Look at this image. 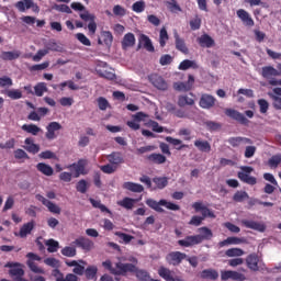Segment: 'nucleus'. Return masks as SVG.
I'll use <instances>...</instances> for the list:
<instances>
[{"label": "nucleus", "mask_w": 281, "mask_h": 281, "mask_svg": "<svg viewBox=\"0 0 281 281\" xmlns=\"http://www.w3.org/2000/svg\"><path fill=\"white\" fill-rule=\"evenodd\" d=\"M198 235H189L186 238L178 240V245L180 247H195V245H201L204 240L214 238V233L207 226L198 228Z\"/></svg>", "instance_id": "obj_1"}, {"label": "nucleus", "mask_w": 281, "mask_h": 281, "mask_svg": "<svg viewBox=\"0 0 281 281\" xmlns=\"http://www.w3.org/2000/svg\"><path fill=\"white\" fill-rule=\"evenodd\" d=\"M133 263H124L119 261L115 263V270H113V276H123L126 277L128 273H134L137 271V259H132Z\"/></svg>", "instance_id": "obj_2"}, {"label": "nucleus", "mask_w": 281, "mask_h": 281, "mask_svg": "<svg viewBox=\"0 0 281 281\" xmlns=\"http://www.w3.org/2000/svg\"><path fill=\"white\" fill-rule=\"evenodd\" d=\"M254 172V167L243 166L241 171H238L237 177L243 183L247 186H256L258 179L249 173Z\"/></svg>", "instance_id": "obj_3"}, {"label": "nucleus", "mask_w": 281, "mask_h": 281, "mask_svg": "<svg viewBox=\"0 0 281 281\" xmlns=\"http://www.w3.org/2000/svg\"><path fill=\"white\" fill-rule=\"evenodd\" d=\"M148 80L153 87L158 89V91H168V81H166L159 74L149 75Z\"/></svg>", "instance_id": "obj_4"}, {"label": "nucleus", "mask_w": 281, "mask_h": 281, "mask_svg": "<svg viewBox=\"0 0 281 281\" xmlns=\"http://www.w3.org/2000/svg\"><path fill=\"white\" fill-rule=\"evenodd\" d=\"M225 115H227V117H231L232 120H235V122H238V124H241L243 126L249 125V120L247 119V116L240 113L238 110L226 109Z\"/></svg>", "instance_id": "obj_5"}, {"label": "nucleus", "mask_w": 281, "mask_h": 281, "mask_svg": "<svg viewBox=\"0 0 281 281\" xmlns=\"http://www.w3.org/2000/svg\"><path fill=\"white\" fill-rule=\"evenodd\" d=\"M187 258L188 255L181 251H171L166 256L168 265H172V267H179Z\"/></svg>", "instance_id": "obj_6"}, {"label": "nucleus", "mask_w": 281, "mask_h": 281, "mask_svg": "<svg viewBox=\"0 0 281 281\" xmlns=\"http://www.w3.org/2000/svg\"><path fill=\"white\" fill-rule=\"evenodd\" d=\"M87 164H89V161L81 158L77 162L69 165L68 168L71 171L75 170V178H78L80 175H88Z\"/></svg>", "instance_id": "obj_7"}, {"label": "nucleus", "mask_w": 281, "mask_h": 281, "mask_svg": "<svg viewBox=\"0 0 281 281\" xmlns=\"http://www.w3.org/2000/svg\"><path fill=\"white\" fill-rule=\"evenodd\" d=\"M192 87H194V76L192 75L188 76V81H178L173 83L175 91H180L183 93L192 91Z\"/></svg>", "instance_id": "obj_8"}, {"label": "nucleus", "mask_w": 281, "mask_h": 281, "mask_svg": "<svg viewBox=\"0 0 281 281\" xmlns=\"http://www.w3.org/2000/svg\"><path fill=\"white\" fill-rule=\"evenodd\" d=\"M72 245L76 247H79V249H82L83 251H91V249H94L95 244L93 240L87 238V237H79L72 241Z\"/></svg>", "instance_id": "obj_9"}, {"label": "nucleus", "mask_w": 281, "mask_h": 281, "mask_svg": "<svg viewBox=\"0 0 281 281\" xmlns=\"http://www.w3.org/2000/svg\"><path fill=\"white\" fill-rule=\"evenodd\" d=\"M241 225L247 229H254L255 232H260V233L267 232V225L261 222H256L252 220H241Z\"/></svg>", "instance_id": "obj_10"}, {"label": "nucleus", "mask_w": 281, "mask_h": 281, "mask_svg": "<svg viewBox=\"0 0 281 281\" xmlns=\"http://www.w3.org/2000/svg\"><path fill=\"white\" fill-rule=\"evenodd\" d=\"M221 280L227 281V280H237V281H246L247 278L245 274L234 271V270H224L221 272Z\"/></svg>", "instance_id": "obj_11"}, {"label": "nucleus", "mask_w": 281, "mask_h": 281, "mask_svg": "<svg viewBox=\"0 0 281 281\" xmlns=\"http://www.w3.org/2000/svg\"><path fill=\"white\" fill-rule=\"evenodd\" d=\"M61 128H63V125H60V123H58L56 121L50 122L46 126V131H47L45 134L46 139H48L49 142H52L53 139H56V137H58L56 132L60 131Z\"/></svg>", "instance_id": "obj_12"}, {"label": "nucleus", "mask_w": 281, "mask_h": 281, "mask_svg": "<svg viewBox=\"0 0 281 281\" xmlns=\"http://www.w3.org/2000/svg\"><path fill=\"white\" fill-rule=\"evenodd\" d=\"M35 199L40 201L43 205H45V207H47L48 212H50L52 214H60V206L47 200L45 196L36 194Z\"/></svg>", "instance_id": "obj_13"}, {"label": "nucleus", "mask_w": 281, "mask_h": 281, "mask_svg": "<svg viewBox=\"0 0 281 281\" xmlns=\"http://www.w3.org/2000/svg\"><path fill=\"white\" fill-rule=\"evenodd\" d=\"M158 276H160V278L166 281H186L181 277H175V271L166 267H160L158 269Z\"/></svg>", "instance_id": "obj_14"}, {"label": "nucleus", "mask_w": 281, "mask_h": 281, "mask_svg": "<svg viewBox=\"0 0 281 281\" xmlns=\"http://www.w3.org/2000/svg\"><path fill=\"white\" fill-rule=\"evenodd\" d=\"M236 15L241 21V23L246 25V27H254V25H256L254 18H251L249 12H247L245 9L237 10Z\"/></svg>", "instance_id": "obj_15"}, {"label": "nucleus", "mask_w": 281, "mask_h": 281, "mask_svg": "<svg viewBox=\"0 0 281 281\" xmlns=\"http://www.w3.org/2000/svg\"><path fill=\"white\" fill-rule=\"evenodd\" d=\"M15 8L19 12H25V10L33 9V12H38V5L34 4L33 0H21L15 3Z\"/></svg>", "instance_id": "obj_16"}, {"label": "nucleus", "mask_w": 281, "mask_h": 281, "mask_svg": "<svg viewBox=\"0 0 281 281\" xmlns=\"http://www.w3.org/2000/svg\"><path fill=\"white\" fill-rule=\"evenodd\" d=\"M227 143L233 147V148H238L239 146L243 145H251L254 144V140L251 138L243 137V136H236V137H229L227 139Z\"/></svg>", "instance_id": "obj_17"}, {"label": "nucleus", "mask_w": 281, "mask_h": 281, "mask_svg": "<svg viewBox=\"0 0 281 281\" xmlns=\"http://www.w3.org/2000/svg\"><path fill=\"white\" fill-rule=\"evenodd\" d=\"M258 262H260V258L256 252L248 255L246 258V265L248 269H250V271H260V267H258Z\"/></svg>", "instance_id": "obj_18"}, {"label": "nucleus", "mask_w": 281, "mask_h": 281, "mask_svg": "<svg viewBox=\"0 0 281 281\" xmlns=\"http://www.w3.org/2000/svg\"><path fill=\"white\" fill-rule=\"evenodd\" d=\"M199 104L201 109H212L216 104V98L211 94H202Z\"/></svg>", "instance_id": "obj_19"}, {"label": "nucleus", "mask_w": 281, "mask_h": 281, "mask_svg": "<svg viewBox=\"0 0 281 281\" xmlns=\"http://www.w3.org/2000/svg\"><path fill=\"white\" fill-rule=\"evenodd\" d=\"M138 43L139 44L137 49H142L143 45V47H145L147 52H155V46H153V42L150 41V37H148V35L142 34L138 38Z\"/></svg>", "instance_id": "obj_20"}, {"label": "nucleus", "mask_w": 281, "mask_h": 281, "mask_svg": "<svg viewBox=\"0 0 281 281\" xmlns=\"http://www.w3.org/2000/svg\"><path fill=\"white\" fill-rule=\"evenodd\" d=\"M34 226H35L34 221L23 224L22 227L20 228L19 234H15V236H19L20 238H27L29 234H32Z\"/></svg>", "instance_id": "obj_21"}, {"label": "nucleus", "mask_w": 281, "mask_h": 281, "mask_svg": "<svg viewBox=\"0 0 281 281\" xmlns=\"http://www.w3.org/2000/svg\"><path fill=\"white\" fill-rule=\"evenodd\" d=\"M173 38L176 41V49H178V52H181V54H189L190 49H188V46L186 45V40L181 38V36H179V33H175L173 34Z\"/></svg>", "instance_id": "obj_22"}, {"label": "nucleus", "mask_w": 281, "mask_h": 281, "mask_svg": "<svg viewBox=\"0 0 281 281\" xmlns=\"http://www.w3.org/2000/svg\"><path fill=\"white\" fill-rule=\"evenodd\" d=\"M198 43L200 47H206L207 49L216 45L214 38H212V36H210L209 34H203L200 37H198Z\"/></svg>", "instance_id": "obj_23"}, {"label": "nucleus", "mask_w": 281, "mask_h": 281, "mask_svg": "<svg viewBox=\"0 0 281 281\" xmlns=\"http://www.w3.org/2000/svg\"><path fill=\"white\" fill-rule=\"evenodd\" d=\"M25 144V150L27 153H31L32 155H36L41 150V146L34 143V138L27 137L24 140Z\"/></svg>", "instance_id": "obj_24"}, {"label": "nucleus", "mask_w": 281, "mask_h": 281, "mask_svg": "<svg viewBox=\"0 0 281 281\" xmlns=\"http://www.w3.org/2000/svg\"><path fill=\"white\" fill-rule=\"evenodd\" d=\"M106 159L112 166H120V164H124V156L120 151H113L112 154L106 156Z\"/></svg>", "instance_id": "obj_25"}, {"label": "nucleus", "mask_w": 281, "mask_h": 281, "mask_svg": "<svg viewBox=\"0 0 281 281\" xmlns=\"http://www.w3.org/2000/svg\"><path fill=\"white\" fill-rule=\"evenodd\" d=\"M22 131H24V133H29V135H33L36 137V135H38V133H43V128L38 127V125L36 124H23L22 125Z\"/></svg>", "instance_id": "obj_26"}, {"label": "nucleus", "mask_w": 281, "mask_h": 281, "mask_svg": "<svg viewBox=\"0 0 281 281\" xmlns=\"http://www.w3.org/2000/svg\"><path fill=\"white\" fill-rule=\"evenodd\" d=\"M122 49H128V47H135V34L127 33L124 35L122 42Z\"/></svg>", "instance_id": "obj_27"}, {"label": "nucleus", "mask_w": 281, "mask_h": 281, "mask_svg": "<svg viewBox=\"0 0 281 281\" xmlns=\"http://www.w3.org/2000/svg\"><path fill=\"white\" fill-rule=\"evenodd\" d=\"M1 93L10 98V100H21V98H23V92L19 89H5L2 90Z\"/></svg>", "instance_id": "obj_28"}, {"label": "nucleus", "mask_w": 281, "mask_h": 281, "mask_svg": "<svg viewBox=\"0 0 281 281\" xmlns=\"http://www.w3.org/2000/svg\"><path fill=\"white\" fill-rule=\"evenodd\" d=\"M147 160L150 161L151 164H156L158 166H161V164H166L167 158L166 156H164V154H150L149 156H147Z\"/></svg>", "instance_id": "obj_29"}, {"label": "nucleus", "mask_w": 281, "mask_h": 281, "mask_svg": "<svg viewBox=\"0 0 281 281\" xmlns=\"http://www.w3.org/2000/svg\"><path fill=\"white\" fill-rule=\"evenodd\" d=\"M278 74V69H276L273 66H266L261 68V76L267 80H269V78L277 77Z\"/></svg>", "instance_id": "obj_30"}, {"label": "nucleus", "mask_w": 281, "mask_h": 281, "mask_svg": "<svg viewBox=\"0 0 281 281\" xmlns=\"http://www.w3.org/2000/svg\"><path fill=\"white\" fill-rule=\"evenodd\" d=\"M123 189L128 190L130 192H136V193L144 192V186L135 182H124Z\"/></svg>", "instance_id": "obj_31"}, {"label": "nucleus", "mask_w": 281, "mask_h": 281, "mask_svg": "<svg viewBox=\"0 0 281 281\" xmlns=\"http://www.w3.org/2000/svg\"><path fill=\"white\" fill-rule=\"evenodd\" d=\"M194 146L200 153H210L212 150V145H210V142L207 140L196 139Z\"/></svg>", "instance_id": "obj_32"}, {"label": "nucleus", "mask_w": 281, "mask_h": 281, "mask_svg": "<svg viewBox=\"0 0 281 281\" xmlns=\"http://www.w3.org/2000/svg\"><path fill=\"white\" fill-rule=\"evenodd\" d=\"M36 169L38 172H42V175H45L46 177H52V175H54V168L45 162H38L36 165Z\"/></svg>", "instance_id": "obj_33"}, {"label": "nucleus", "mask_w": 281, "mask_h": 281, "mask_svg": "<svg viewBox=\"0 0 281 281\" xmlns=\"http://www.w3.org/2000/svg\"><path fill=\"white\" fill-rule=\"evenodd\" d=\"M0 58L2 60H16L18 58H21V52L20 50L2 52Z\"/></svg>", "instance_id": "obj_34"}, {"label": "nucleus", "mask_w": 281, "mask_h": 281, "mask_svg": "<svg viewBox=\"0 0 281 281\" xmlns=\"http://www.w3.org/2000/svg\"><path fill=\"white\" fill-rule=\"evenodd\" d=\"M166 142H168V144H171L172 146H176V150H183V148H188V145L183 144L181 139L173 138L172 136H167Z\"/></svg>", "instance_id": "obj_35"}, {"label": "nucleus", "mask_w": 281, "mask_h": 281, "mask_svg": "<svg viewBox=\"0 0 281 281\" xmlns=\"http://www.w3.org/2000/svg\"><path fill=\"white\" fill-rule=\"evenodd\" d=\"M203 280H218V271L214 269H205L201 272Z\"/></svg>", "instance_id": "obj_36"}, {"label": "nucleus", "mask_w": 281, "mask_h": 281, "mask_svg": "<svg viewBox=\"0 0 281 281\" xmlns=\"http://www.w3.org/2000/svg\"><path fill=\"white\" fill-rule=\"evenodd\" d=\"M178 106H194V99L188 97L187 94H182L178 97Z\"/></svg>", "instance_id": "obj_37"}, {"label": "nucleus", "mask_w": 281, "mask_h": 281, "mask_svg": "<svg viewBox=\"0 0 281 281\" xmlns=\"http://www.w3.org/2000/svg\"><path fill=\"white\" fill-rule=\"evenodd\" d=\"M135 203H137V200L132 198H124L123 200L117 202V205L124 207L125 210H133Z\"/></svg>", "instance_id": "obj_38"}, {"label": "nucleus", "mask_w": 281, "mask_h": 281, "mask_svg": "<svg viewBox=\"0 0 281 281\" xmlns=\"http://www.w3.org/2000/svg\"><path fill=\"white\" fill-rule=\"evenodd\" d=\"M146 205H148V207H150L151 210H155V212L164 213V209L161 207V200L157 202L154 199H147Z\"/></svg>", "instance_id": "obj_39"}, {"label": "nucleus", "mask_w": 281, "mask_h": 281, "mask_svg": "<svg viewBox=\"0 0 281 281\" xmlns=\"http://www.w3.org/2000/svg\"><path fill=\"white\" fill-rule=\"evenodd\" d=\"M225 256H227V258H240V256H245V250L240 248H231L225 251Z\"/></svg>", "instance_id": "obj_40"}, {"label": "nucleus", "mask_w": 281, "mask_h": 281, "mask_svg": "<svg viewBox=\"0 0 281 281\" xmlns=\"http://www.w3.org/2000/svg\"><path fill=\"white\" fill-rule=\"evenodd\" d=\"M34 91H35V95L37 98H43L44 93H47L48 89H47V83L45 82H38L35 87H34Z\"/></svg>", "instance_id": "obj_41"}, {"label": "nucleus", "mask_w": 281, "mask_h": 281, "mask_svg": "<svg viewBox=\"0 0 281 281\" xmlns=\"http://www.w3.org/2000/svg\"><path fill=\"white\" fill-rule=\"evenodd\" d=\"M45 245L47 248L48 254H56L58 251V248L60 247V244L56 241L55 239H48L45 241Z\"/></svg>", "instance_id": "obj_42"}, {"label": "nucleus", "mask_w": 281, "mask_h": 281, "mask_svg": "<svg viewBox=\"0 0 281 281\" xmlns=\"http://www.w3.org/2000/svg\"><path fill=\"white\" fill-rule=\"evenodd\" d=\"M247 199H249V193H247V191H237L233 195V201H235V203H243V201H247Z\"/></svg>", "instance_id": "obj_43"}, {"label": "nucleus", "mask_w": 281, "mask_h": 281, "mask_svg": "<svg viewBox=\"0 0 281 281\" xmlns=\"http://www.w3.org/2000/svg\"><path fill=\"white\" fill-rule=\"evenodd\" d=\"M170 36L168 35V31L166 27L160 29L159 32V45L160 47H166V43H168Z\"/></svg>", "instance_id": "obj_44"}, {"label": "nucleus", "mask_w": 281, "mask_h": 281, "mask_svg": "<svg viewBox=\"0 0 281 281\" xmlns=\"http://www.w3.org/2000/svg\"><path fill=\"white\" fill-rule=\"evenodd\" d=\"M101 37L104 45H106L108 47L113 44V33H111L110 31H102Z\"/></svg>", "instance_id": "obj_45"}, {"label": "nucleus", "mask_w": 281, "mask_h": 281, "mask_svg": "<svg viewBox=\"0 0 281 281\" xmlns=\"http://www.w3.org/2000/svg\"><path fill=\"white\" fill-rule=\"evenodd\" d=\"M83 273L86 274L87 280H94L95 276H98V267L90 266Z\"/></svg>", "instance_id": "obj_46"}, {"label": "nucleus", "mask_w": 281, "mask_h": 281, "mask_svg": "<svg viewBox=\"0 0 281 281\" xmlns=\"http://www.w3.org/2000/svg\"><path fill=\"white\" fill-rule=\"evenodd\" d=\"M133 12H136L137 14H142L144 10H146V2L144 0L136 1L132 5Z\"/></svg>", "instance_id": "obj_47"}, {"label": "nucleus", "mask_w": 281, "mask_h": 281, "mask_svg": "<svg viewBox=\"0 0 281 281\" xmlns=\"http://www.w3.org/2000/svg\"><path fill=\"white\" fill-rule=\"evenodd\" d=\"M153 181L157 186L158 190H164V188L168 186V179L166 177H155Z\"/></svg>", "instance_id": "obj_48"}, {"label": "nucleus", "mask_w": 281, "mask_h": 281, "mask_svg": "<svg viewBox=\"0 0 281 281\" xmlns=\"http://www.w3.org/2000/svg\"><path fill=\"white\" fill-rule=\"evenodd\" d=\"M160 204L166 207L167 210H171V212H179L181 210V206L179 204H175L172 202H168L167 200H160Z\"/></svg>", "instance_id": "obj_49"}, {"label": "nucleus", "mask_w": 281, "mask_h": 281, "mask_svg": "<svg viewBox=\"0 0 281 281\" xmlns=\"http://www.w3.org/2000/svg\"><path fill=\"white\" fill-rule=\"evenodd\" d=\"M269 98L272 100V106L276 111H281V97L268 92Z\"/></svg>", "instance_id": "obj_50"}, {"label": "nucleus", "mask_w": 281, "mask_h": 281, "mask_svg": "<svg viewBox=\"0 0 281 281\" xmlns=\"http://www.w3.org/2000/svg\"><path fill=\"white\" fill-rule=\"evenodd\" d=\"M89 188V183L87 180L82 179L77 182L76 190L80 192V194H87V190Z\"/></svg>", "instance_id": "obj_51"}, {"label": "nucleus", "mask_w": 281, "mask_h": 281, "mask_svg": "<svg viewBox=\"0 0 281 281\" xmlns=\"http://www.w3.org/2000/svg\"><path fill=\"white\" fill-rule=\"evenodd\" d=\"M90 203L93 207L101 210V212H106L108 214H111V210H109V207H106V205L102 204L101 201L90 199Z\"/></svg>", "instance_id": "obj_52"}, {"label": "nucleus", "mask_w": 281, "mask_h": 281, "mask_svg": "<svg viewBox=\"0 0 281 281\" xmlns=\"http://www.w3.org/2000/svg\"><path fill=\"white\" fill-rule=\"evenodd\" d=\"M281 164V154L273 155L268 160V166L270 168H278V166Z\"/></svg>", "instance_id": "obj_53"}, {"label": "nucleus", "mask_w": 281, "mask_h": 281, "mask_svg": "<svg viewBox=\"0 0 281 281\" xmlns=\"http://www.w3.org/2000/svg\"><path fill=\"white\" fill-rule=\"evenodd\" d=\"M76 254V247L66 246L61 249V255L66 256V258H74Z\"/></svg>", "instance_id": "obj_54"}, {"label": "nucleus", "mask_w": 281, "mask_h": 281, "mask_svg": "<svg viewBox=\"0 0 281 281\" xmlns=\"http://www.w3.org/2000/svg\"><path fill=\"white\" fill-rule=\"evenodd\" d=\"M14 82L12 81V78L8 76L0 77V87L1 89H9V87H12Z\"/></svg>", "instance_id": "obj_55"}, {"label": "nucleus", "mask_w": 281, "mask_h": 281, "mask_svg": "<svg viewBox=\"0 0 281 281\" xmlns=\"http://www.w3.org/2000/svg\"><path fill=\"white\" fill-rule=\"evenodd\" d=\"M133 273H135L136 278H138V280L140 281L150 280V276L148 274V272L146 270H139V268L137 267L136 271H134Z\"/></svg>", "instance_id": "obj_56"}, {"label": "nucleus", "mask_w": 281, "mask_h": 281, "mask_svg": "<svg viewBox=\"0 0 281 281\" xmlns=\"http://www.w3.org/2000/svg\"><path fill=\"white\" fill-rule=\"evenodd\" d=\"M76 38L77 41H79V43H81V45H85L86 47H91V41L88 38L87 35H85V33H77Z\"/></svg>", "instance_id": "obj_57"}, {"label": "nucleus", "mask_w": 281, "mask_h": 281, "mask_svg": "<svg viewBox=\"0 0 281 281\" xmlns=\"http://www.w3.org/2000/svg\"><path fill=\"white\" fill-rule=\"evenodd\" d=\"M100 170L104 172V175H113L117 170V166H114L113 164L103 165L100 167Z\"/></svg>", "instance_id": "obj_58"}, {"label": "nucleus", "mask_w": 281, "mask_h": 281, "mask_svg": "<svg viewBox=\"0 0 281 281\" xmlns=\"http://www.w3.org/2000/svg\"><path fill=\"white\" fill-rule=\"evenodd\" d=\"M97 102L100 111H106V109L111 106V104L109 103V100H106V98L104 97H99L97 99Z\"/></svg>", "instance_id": "obj_59"}, {"label": "nucleus", "mask_w": 281, "mask_h": 281, "mask_svg": "<svg viewBox=\"0 0 281 281\" xmlns=\"http://www.w3.org/2000/svg\"><path fill=\"white\" fill-rule=\"evenodd\" d=\"M192 67H194V61L190 59H184L180 63L178 69H180V71H188V69Z\"/></svg>", "instance_id": "obj_60"}, {"label": "nucleus", "mask_w": 281, "mask_h": 281, "mask_svg": "<svg viewBox=\"0 0 281 281\" xmlns=\"http://www.w3.org/2000/svg\"><path fill=\"white\" fill-rule=\"evenodd\" d=\"M100 78H105V80H115V72L109 70H99L98 71Z\"/></svg>", "instance_id": "obj_61"}, {"label": "nucleus", "mask_w": 281, "mask_h": 281, "mask_svg": "<svg viewBox=\"0 0 281 281\" xmlns=\"http://www.w3.org/2000/svg\"><path fill=\"white\" fill-rule=\"evenodd\" d=\"M115 236H117V238L123 240V243H125V245H128V243H131V240H133L135 238L134 236L128 235L126 233H122V232H116Z\"/></svg>", "instance_id": "obj_62"}, {"label": "nucleus", "mask_w": 281, "mask_h": 281, "mask_svg": "<svg viewBox=\"0 0 281 281\" xmlns=\"http://www.w3.org/2000/svg\"><path fill=\"white\" fill-rule=\"evenodd\" d=\"M257 104H259V111L260 113L265 114L267 111H269V101L266 99H259L257 101Z\"/></svg>", "instance_id": "obj_63"}, {"label": "nucleus", "mask_w": 281, "mask_h": 281, "mask_svg": "<svg viewBox=\"0 0 281 281\" xmlns=\"http://www.w3.org/2000/svg\"><path fill=\"white\" fill-rule=\"evenodd\" d=\"M190 27L193 32H195V30H201V18H199V15L190 21Z\"/></svg>", "instance_id": "obj_64"}]
</instances>
